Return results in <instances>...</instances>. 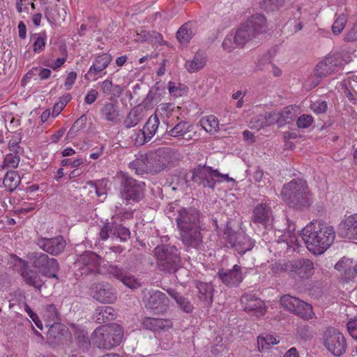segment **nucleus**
Here are the masks:
<instances>
[{
    "label": "nucleus",
    "mask_w": 357,
    "mask_h": 357,
    "mask_svg": "<svg viewBox=\"0 0 357 357\" xmlns=\"http://www.w3.org/2000/svg\"><path fill=\"white\" fill-rule=\"evenodd\" d=\"M202 214L195 208H183L178 211L176 219L180 237L187 248L199 249L203 243Z\"/></svg>",
    "instance_id": "nucleus-1"
},
{
    "label": "nucleus",
    "mask_w": 357,
    "mask_h": 357,
    "mask_svg": "<svg viewBox=\"0 0 357 357\" xmlns=\"http://www.w3.org/2000/svg\"><path fill=\"white\" fill-rule=\"evenodd\" d=\"M301 238L307 248L314 255L321 254L333 243V227L323 222H311L301 231Z\"/></svg>",
    "instance_id": "nucleus-2"
},
{
    "label": "nucleus",
    "mask_w": 357,
    "mask_h": 357,
    "mask_svg": "<svg viewBox=\"0 0 357 357\" xmlns=\"http://www.w3.org/2000/svg\"><path fill=\"white\" fill-rule=\"evenodd\" d=\"M281 195L290 207L309 206L311 204V194L306 181L303 179H294L284 185Z\"/></svg>",
    "instance_id": "nucleus-3"
},
{
    "label": "nucleus",
    "mask_w": 357,
    "mask_h": 357,
    "mask_svg": "<svg viewBox=\"0 0 357 357\" xmlns=\"http://www.w3.org/2000/svg\"><path fill=\"white\" fill-rule=\"evenodd\" d=\"M266 19L261 14H255L249 17L236 30L234 42L237 47H243L247 43L257 38L265 31Z\"/></svg>",
    "instance_id": "nucleus-4"
},
{
    "label": "nucleus",
    "mask_w": 357,
    "mask_h": 357,
    "mask_svg": "<svg viewBox=\"0 0 357 357\" xmlns=\"http://www.w3.org/2000/svg\"><path fill=\"white\" fill-rule=\"evenodd\" d=\"M123 337V328L116 324L98 327L91 335L93 344L99 349H111L118 346Z\"/></svg>",
    "instance_id": "nucleus-5"
},
{
    "label": "nucleus",
    "mask_w": 357,
    "mask_h": 357,
    "mask_svg": "<svg viewBox=\"0 0 357 357\" xmlns=\"http://www.w3.org/2000/svg\"><path fill=\"white\" fill-rule=\"evenodd\" d=\"M274 268L275 273H287L296 280L305 281L314 275L315 267L312 260L299 258L276 264Z\"/></svg>",
    "instance_id": "nucleus-6"
},
{
    "label": "nucleus",
    "mask_w": 357,
    "mask_h": 357,
    "mask_svg": "<svg viewBox=\"0 0 357 357\" xmlns=\"http://www.w3.org/2000/svg\"><path fill=\"white\" fill-rule=\"evenodd\" d=\"M157 260V266L168 273H175L181 267L180 252L176 246L159 245L153 250Z\"/></svg>",
    "instance_id": "nucleus-7"
},
{
    "label": "nucleus",
    "mask_w": 357,
    "mask_h": 357,
    "mask_svg": "<svg viewBox=\"0 0 357 357\" xmlns=\"http://www.w3.org/2000/svg\"><path fill=\"white\" fill-rule=\"evenodd\" d=\"M119 179L121 197L127 204L140 202L144 197V183L138 181L128 174L120 172L116 175Z\"/></svg>",
    "instance_id": "nucleus-8"
},
{
    "label": "nucleus",
    "mask_w": 357,
    "mask_h": 357,
    "mask_svg": "<svg viewBox=\"0 0 357 357\" xmlns=\"http://www.w3.org/2000/svg\"><path fill=\"white\" fill-rule=\"evenodd\" d=\"M27 259L32 266L40 273L49 278L59 280L58 272L59 264L55 258L50 257L47 254L39 252H31L27 255Z\"/></svg>",
    "instance_id": "nucleus-9"
},
{
    "label": "nucleus",
    "mask_w": 357,
    "mask_h": 357,
    "mask_svg": "<svg viewBox=\"0 0 357 357\" xmlns=\"http://www.w3.org/2000/svg\"><path fill=\"white\" fill-rule=\"evenodd\" d=\"M322 344L326 351L335 357L343 356L347 349L345 336L337 329L329 327L322 335Z\"/></svg>",
    "instance_id": "nucleus-10"
},
{
    "label": "nucleus",
    "mask_w": 357,
    "mask_h": 357,
    "mask_svg": "<svg viewBox=\"0 0 357 357\" xmlns=\"http://www.w3.org/2000/svg\"><path fill=\"white\" fill-rule=\"evenodd\" d=\"M177 153L169 148L160 149L149 153L151 173L158 174L167 171L174 165Z\"/></svg>",
    "instance_id": "nucleus-11"
},
{
    "label": "nucleus",
    "mask_w": 357,
    "mask_h": 357,
    "mask_svg": "<svg viewBox=\"0 0 357 357\" xmlns=\"http://www.w3.org/2000/svg\"><path fill=\"white\" fill-rule=\"evenodd\" d=\"M222 238L231 245V248H234L241 255H243L247 251L251 250L254 245L250 237L245 233L236 232L228 225H227L224 230Z\"/></svg>",
    "instance_id": "nucleus-12"
},
{
    "label": "nucleus",
    "mask_w": 357,
    "mask_h": 357,
    "mask_svg": "<svg viewBox=\"0 0 357 357\" xmlns=\"http://www.w3.org/2000/svg\"><path fill=\"white\" fill-rule=\"evenodd\" d=\"M219 175L220 173L217 169L206 165H198L192 170L191 180L199 186L213 189Z\"/></svg>",
    "instance_id": "nucleus-13"
},
{
    "label": "nucleus",
    "mask_w": 357,
    "mask_h": 357,
    "mask_svg": "<svg viewBox=\"0 0 357 357\" xmlns=\"http://www.w3.org/2000/svg\"><path fill=\"white\" fill-rule=\"evenodd\" d=\"M101 258L92 251H85L79 255L75 264L82 275L96 273L99 271Z\"/></svg>",
    "instance_id": "nucleus-14"
},
{
    "label": "nucleus",
    "mask_w": 357,
    "mask_h": 357,
    "mask_svg": "<svg viewBox=\"0 0 357 357\" xmlns=\"http://www.w3.org/2000/svg\"><path fill=\"white\" fill-rule=\"evenodd\" d=\"M240 301L244 310L251 315L259 317L264 315L266 312L264 302L252 292L244 293Z\"/></svg>",
    "instance_id": "nucleus-15"
},
{
    "label": "nucleus",
    "mask_w": 357,
    "mask_h": 357,
    "mask_svg": "<svg viewBox=\"0 0 357 357\" xmlns=\"http://www.w3.org/2000/svg\"><path fill=\"white\" fill-rule=\"evenodd\" d=\"M217 277L225 285L232 288L239 286L245 278V274L242 267L235 264L231 268H220Z\"/></svg>",
    "instance_id": "nucleus-16"
},
{
    "label": "nucleus",
    "mask_w": 357,
    "mask_h": 357,
    "mask_svg": "<svg viewBox=\"0 0 357 357\" xmlns=\"http://www.w3.org/2000/svg\"><path fill=\"white\" fill-rule=\"evenodd\" d=\"M91 295L100 303H113L117 298L116 292L107 282H99L91 287Z\"/></svg>",
    "instance_id": "nucleus-17"
},
{
    "label": "nucleus",
    "mask_w": 357,
    "mask_h": 357,
    "mask_svg": "<svg viewBox=\"0 0 357 357\" xmlns=\"http://www.w3.org/2000/svg\"><path fill=\"white\" fill-rule=\"evenodd\" d=\"M342 68V60L335 55L325 57L315 68L314 75L323 78L337 72Z\"/></svg>",
    "instance_id": "nucleus-18"
},
{
    "label": "nucleus",
    "mask_w": 357,
    "mask_h": 357,
    "mask_svg": "<svg viewBox=\"0 0 357 357\" xmlns=\"http://www.w3.org/2000/svg\"><path fill=\"white\" fill-rule=\"evenodd\" d=\"M36 245L45 252L57 256L63 252L66 241L62 236L50 238L40 237L36 241Z\"/></svg>",
    "instance_id": "nucleus-19"
},
{
    "label": "nucleus",
    "mask_w": 357,
    "mask_h": 357,
    "mask_svg": "<svg viewBox=\"0 0 357 357\" xmlns=\"http://www.w3.org/2000/svg\"><path fill=\"white\" fill-rule=\"evenodd\" d=\"M13 257L15 261H19L22 265L20 272L24 281L29 286L40 290L43 284V281L39 273L29 268L28 261L20 258L17 255H13Z\"/></svg>",
    "instance_id": "nucleus-20"
},
{
    "label": "nucleus",
    "mask_w": 357,
    "mask_h": 357,
    "mask_svg": "<svg viewBox=\"0 0 357 357\" xmlns=\"http://www.w3.org/2000/svg\"><path fill=\"white\" fill-rule=\"evenodd\" d=\"M144 301L146 308L153 310L158 314L166 312L169 306L168 298L160 291L151 292L149 296Z\"/></svg>",
    "instance_id": "nucleus-21"
},
{
    "label": "nucleus",
    "mask_w": 357,
    "mask_h": 357,
    "mask_svg": "<svg viewBox=\"0 0 357 357\" xmlns=\"http://www.w3.org/2000/svg\"><path fill=\"white\" fill-rule=\"evenodd\" d=\"M195 285L197 290L196 296L201 305L204 307H211L213 302V286L211 283L201 281H195Z\"/></svg>",
    "instance_id": "nucleus-22"
},
{
    "label": "nucleus",
    "mask_w": 357,
    "mask_h": 357,
    "mask_svg": "<svg viewBox=\"0 0 357 357\" xmlns=\"http://www.w3.org/2000/svg\"><path fill=\"white\" fill-rule=\"evenodd\" d=\"M337 232L342 238L357 239V213L342 220L338 225Z\"/></svg>",
    "instance_id": "nucleus-23"
},
{
    "label": "nucleus",
    "mask_w": 357,
    "mask_h": 357,
    "mask_svg": "<svg viewBox=\"0 0 357 357\" xmlns=\"http://www.w3.org/2000/svg\"><path fill=\"white\" fill-rule=\"evenodd\" d=\"M273 212L267 203L257 204L252 211V221L255 224L266 226L271 218Z\"/></svg>",
    "instance_id": "nucleus-24"
},
{
    "label": "nucleus",
    "mask_w": 357,
    "mask_h": 357,
    "mask_svg": "<svg viewBox=\"0 0 357 357\" xmlns=\"http://www.w3.org/2000/svg\"><path fill=\"white\" fill-rule=\"evenodd\" d=\"M335 268L340 272L342 279L348 282L354 279L357 275V264L354 266L353 260L343 257L335 266Z\"/></svg>",
    "instance_id": "nucleus-25"
},
{
    "label": "nucleus",
    "mask_w": 357,
    "mask_h": 357,
    "mask_svg": "<svg viewBox=\"0 0 357 357\" xmlns=\"http://www.w3.org/2000/svg\"><path fill=\"white\" fill-rule=\"evenodd\" d=\"M111 61L112 57L109 54H103L98 56L95 59L93 65L90 67L87 73L85 75V79L88 80L91 79L93 80L97 79L98 74L105 70Z\"/></svg>",
    "instance_id": "nucleus-26"
},
{
    "label": "nucleus",
    "mask_w": 357,
    "mask_h": 357,
    "mask_svg": "<svg viewBox=\"0 0 357 357\" xmlns=\"http://www.w3.org/2000/svg\"><path fill=\"white\" fill-rule=\"evenodd\" d=\"M142 324L146 329L153 332L166 331L172 327V321L167 319H158L146 317L143 319Z\"/></svg>",
    "instance_id": "nucleus-27"
},
{
    "label": "nucleus",
    "mask_w": 357,
    "mask_h": 357,
    "mask_svg": "<svg viewBox=\"0 0 357 357\" xmlns=\"http://www.w3.org/2000/svg\"><path fill=\"white\" fill-rule=\"evenodd\" d=\"M291 312L296 314L303 320L308 321L315 317L312 306L298 298H296V303L291 310Z\"/></svg>",
    "instance_id": "nucleus-28"
},
{
    "label": "nucleus",
    "mask_w": 357,
    "mask_h": 357,
    "mask_svg": "<svg viewBox=\"0 0 357 357\" xmlns=\"http://www.w3.org/2000/svg\"><path fill=\"white\" fill-rule=\"evenodd\" d=\"M145 117V111L140 107H133L123 121L125 128L129 129L138 125Z\"/></svg>",
    "instance_id": "nucleus-29"
},
{
    "label": "nucleus",
    "mask_w": 357,
    "mask_h": 357,
    "mask_svg": "<svg viewBox=\"0 0 357 357\" xmlns=\"http://www.w3.org/2000/svg\"><path fill=\"white\" fill-rule=\"evenodd\" d=\"M196 33L195 24L192 22L184 23L176 32V39L182 45H187Z\"/></svg>",
    "instance_id": "nucleus-30"
},
{
    "label": "nucleus",
    "mask_w": 357,
    "mask_h": 357,
    "mask_svg": "<svg viewBox=\"0 0 357 357\" xmlns=\"http://www.w3.org/2000/svg\"><path fill=\"white\" fill-rule=\"evenodd\" d=\"M206 61V52L199 50L195 54L192 59L186 61L185 66L189 73H195L202 69Z\"/></svg>",
    "instance_id": "nucleus-31"
},
{
    "label": "nucleus",
    "mask_w": 357,
    "mask_h": 357,
    "mask_svg": "<svg viewBox=\"0 0 357 357\" xmlns=\"http://www.w3.org/2000/svg\"><path fill=\"white\" fill-rule=\"evenodd\" d=\"M47 326H50L47 333V342L50 344H59L62 340L64 332H66L64 326L59 322L47 324Z\"/></svg>",
    "instance_id": "nucleus-32"
},
{
    "label": "nucleus",
    "mask_w": 357,
    "mask_h": 357,
    "mask_svg": "<svg viewBox=\"0 0 357 357\" xmlns=\"http://www.w3.org/2000/svg\"><path fill=\"white\" fill-rule=\"evenodd\" d=\"M149 153L146 155H140L135 160L130 162L129 167L135 170L138 175H142L146 173H151V165H149Z\"/></svg>",
    "instance_id": "nucleus-33"
},
{
    "label": "nucleus",
    "mask_w": 357,
    "mask_h": 357,
    "mask_svg": "<svg viewBox=\"0 0 357 357\" xmlns=\"http://www.w3.org/2000/svg\"><path fill=\"white\" fill-rule=\"evenodd\" d=\"M116 318L114 309L111 306H101L96 309L93 319L98 324L111 321Z\"/></svg>",
    "instance_id": "nucleus-34"
},
{
    "label": "nucleus",
    "mask_w": 357,
    "mask_h": 357,
    "mask_svg": "<svg viewBox=\"0 0 357 357\" xmlns=\"http://www.w3.org/2000/svg\"><path fill=\"white\" fill-rule=\"evenodd\" d=\"M167 293L176 301L178 306L185 312L190 313L193 310V305L190 301L185 297L183 296L175 289H165Z\"/></svg>",
    "instance_id": "nucleus-35"
},
{
    "label": "nucleus",
    "mask_w": 357,
    "mask_h": 357,
    "mask_svg": "<svg viewBox=\"0 0 357 357\" xmlns=\"http://www.w3.org/2000/svg\"><path fill=\"white\" fill-rule=\"evenodd\" d=\"M100 114L108 121L116 123L119 120L118 106L114 102H106L101 108Z\"/></svg>",
    "instance_id": "nucleus-36"
},
{
    "label": "nucleus",
    "mask_w": 357,
    "mask_h": 357,
    "mask_svg": "<svg viewBox=\"0 0 357 357\" xmlns=\"http://www.w3.org/2000/svg\"><path fill=\"white\" fill-rule=\"evenodd\" d=\"M256 128L260 129L275 123L279 126V118L277 112H266L264 114H260L257 116Z\"/></svg>",
    "instance_id": "nucleus-37"
},
{
    "label": "nucleus",
    "mask_w": 357,
    "mask_h": 357,
    "mask_svg": "<svg viewBox=\"0 0 357 357\" xmlns=\"http://www.w3.org/2000/svg\"><path fill=\"white\" fill-rule=\"evenodd\" d=\"M192 125L186 121H181L176 123L167 132L169 136L173 137H182L185 139V136L192 130Z\"/></svg>",
    "instance_id": "nucleus-38"
},
{
    "label": "nucleus",
    "mask_w": 357,
    "mask_h": 357,
    "mask_svg": "<svg viewBox=\"0 0 357 357\" xmlns=\"http://www.w3.org/2000/svg\"><path fill=\"white\" fill-rule=\"evenodd\" d=\"M160 121L157 114L151 115L142 130L145 132L149 140L154 136V135L158 131Z\"/></svg>",
    "instance_id": "nucleus-39"
},
{
    "label": "nucleus",
    "mask_w": 357,
    "mask_h": 357,
    "mask_svg": "<svg viewBox=\"0 0 357 357\" xmlns=\"http://www.w3.org/2000/svg\"><path fill=\"white\" fill-rule=\"evenodd\" d=\"M21 178L15 171H8L3 179V185L10 192H13L19 185Z\"/></svg>",
    "instance_id": "nucleus-40"
},
{
    "label": "nucleus",
    "mask_w": 357,
    "mask_h": 357,
    "mask_svg": "<svg viewBox=\"0 0 357 357\" xmlns=\"http://www.w3.org/2000/svg\"><path fill=\"white\" fill-rule=\"evenodd\" d=\"M199 123L207 132L213 133L219 129L218 119L213 115L202 117Z\"/></svg>",
    "instance_id": "nucleus-41"
},
{
    "label": "nucleus",
    "mask_w": 357,
    "mask_h": 357,
    "mask_svg": "<svg viewBox=\"0 0 357 357\" xmlns=\"http://www.w3.org/2000/svg\"><path fill=\"white\" fill-rule=\"evenodd\" d=\"M277 112L279 118V126L290 123L294 117V108L291 105Z\"/></svg>",
    "instance_id": "nucleus-42"
},
{
    "label": "nucleus",
    "mask_w": 357,
    "mask_h": 357,
    "mask_svg": "<svg viewBox=\"0 0 357 357\" xmlns=\"http://www.w3.org/2000/svg\"><path fill=\"white\" fill-rule=\"evenodd\" d=\"M113 236L120 238L121 241H126L130 237V232L128 228L114 221Z\"/></svg>",
    "instance_id": "nucleus-43"
},
{
    "label": "nucleus",
    "mask_w": 357,
    "mask_h": 357,
    "mask_svg": "<svg viewBox=\"0 0 357 357\" xmlns=\"http://www.w3.org/2000/svg\"><path fill=\"white\" fill-rule=\"evenodd\" d=\"M20 161V158L18 154L8 153L5 156L2 165H0V170L8 168L15 169L18 166Z\"/></svg>",
    "instance_id": "nucleus-44"
},
{
    "label": "nucleus",
    "mask_w": 357,
    "mask_h": 357,
    "mask_svg": "<svg viewBox=\"0 0 357 357\" xmlns=\"http://www.w3.org/2000/svg\"><path fill=\"white\" fill-rule=\"evenodd\" d=\"M43 317L49 324L57 322L59 320V312L55 305L49 304L46 305Z\"/></svg>",
    "instance_id": "nucleus-45"
},
{
    "label": "nucleus",
    "mask_w": 357,
    "mask_h": 357,
    "mask_svg": "<svg viewBox=\"0 0 357 357\" xmlns=\"http://www.w3.org/2000/svg\"><path fill=\"white\" fill-rule=\"evenodd\" d=\"M347 22V17L344 14L339 15L332 26L333 33L335 35H339L345 27Z\"/></svg>",
    "instance_id": "nucleus-46"
},
{
    "label": "nucleus",
    "mask_w": 357,
    "mask_h": 357,
    "mask_svg": "<svg viewBox=\"0 0 357 357\" xmlns=\"http://www.w3.org/2000/svg\"><path fill=\"white\" fill-rule=\"evenodd\" d=\"M168 90L171 96L180 97L185 92V86L180 83L169 82L168 84Z\"/></svg>",
    "instance_id": "nucleus-47"
},
{
    "label": "nucleus",
    "mask_w": 357,
    "mask_h": 357,
    "mask_svg": "<svg viewBox=\"0 0 357 357\" xmlns=\"http://www.w3.org/2000/svg\"><path fill=\"white\" fill-rule=\"evenodd\" d=\"M113 227H114V221L105 222L100 231V238L102 240L105 241L110 236H113Z\"/></svg>",
    "instance_id": "nucleus-48"
},
{
    "label": "nucleus",
    "mask_w": 357,
    "mask_h": 357,
    "mask_svg": "<svg viewBox=\"0 0 357 357\" xmlns=\"http://www.w3.org/2000/svg\"><path fill=\"white\" fill-rule=\"evenodd\" d=\"M46 45V35L45 33H39L36 37V40L33 43V51L36 53L42 52Z\"/></svg>",
    "instance_id": "nucleus-49"
},
{
    "label": "nucleus",
    "mask_w": 357,
    "mask_h": 357,
    "mask_svg": "<svg viewBox=\"0 0 357 357\" xmlns=\"http://www.w3.org/2000/svg\"><path fill=\"white\" fill-rule=\"evenodd\" d=\"M121 281L130 289H137L140 286L139 282L135 278V277L127 272L125 273Z\"/></svg>",
    "instance_id": "nucleus-50"
},
{
    "label": "nucleus",
    "mask_w": 357,
    "mask_h": 357,
    "mask_svg": "<svg viewBox=\"0 0 357 357\" xmlns=\"http://www.w3.org/2000/svg\"><path fill=\"white\" fill-rule=\"evenodd\" d=\"M146 135L142 130H138L135 131L133 135L131 137L133 138L135 145L139 146L144 144L145 142L149 141L147 138Z\"/></svg>",
    "instance_id": "nucleus-51"
},
{
    "label": "nucleus",
    "mask_w": 357,
    "mask_h": 357,
    "mask_svg": "<svg viewBox=\"0 0 357 357\" xmlns=\"http://www.w3.org/2000/svg\"><path fill=\"white\" fill-rule=\"evenodd\" d=\"M126 273V271L123 268L116 265H111L107 268V273L120 281Z\"/></svg>",
    "instance_id": "nucleus-52"
},
{
    "label": "nucleus",
    "mask_w": 357,
    "mask_h": 357,
    "mask_svg": "<svg viewBox=\"0 0 357 357\" xmlns=\"http://www.w3.org/2000/svg\"><path fill=\"white\" fill-rule=\"evenodd\" d=\"M296 298L294 296H291L289 294L284 295L281 297L280 298V303L281 305L287 310L291 312L292 310L295 303H296Z\"/></svg>",
    "instance_id": "nucleus-53"
},
{
    "label": "nucleus",
    "mask_w": 357,
    "mask_h": 357,
    "mask_svg": "<svg viewBox=\"0 0 357 357\" xmlns=\"http://www.w3.org/2000/svg\"><path fill=\"white\" fill-rule=\"evenodd\" d=\"M76 340L79 347L82 349H87L90 346V340L84 331H81L76 337Z\"/></svg>",
    "instance_id": "nucleus-54"
},
{
    "label": "nucleus",
    "mask_w": 357,
    "mask_h": 357,
    "mask_svg": "<svg viewBox=\"0 0 357 357\" xmlns=\"http://www.w3.org/2000/svg\"><path fill=\"white\" fill-rule=\"evenodd\" d=\"M174 105L172 103H161L157 107V111L160 112L162 115L169 117L174 110Z\"/></svg>",
    "instance_id": "nucleus-55"
},
{
    "label": "nucleus",
    "mask_w": 357,
    "mask_h": 357,
    "mask_svg": "<svg viewBox=\"0 0 357 357\" xmlns=\"http://www.w3.org/2000/svg\"><path fill=\"white\" fill-rule=\"evenodd\" d=\"M62 55L63 56L61 58H58L55 61H54L52 63H48L45 64L48 67L51 68L52 69L56 70L59 68H60L67 60L68 53L65 48H63L62 51Z\"/></svg>",
    "instance_id": "nucleus-56"
},
{
    "label": "nucleus",
    "mask_w": 357,
    "mask_h": 357,
    "mask_svg": "<svg viewBox=\"0 0 357 357\" xmlns=\"http://www.w3.org/2000/svg\"><path fill=\"white\" fill-rule=\"evenodd\" d=\"M313 122V118L308 114L301 116L297 120V126L298 128H306L309 127Z\"/></svg>",
    "instance_id": "nucleus-57"
},
{
    "label": "nucleus",
    "mask_w": 357,
    "mask_h": 357,
    "mask_svg": "<svg viewBox=\"0 0 357 357\" xmlns=\"http://www.w3.org/2000/svg\"><path fill=\"white\" fill-rule=\"evenodd\" d=\"M347 328L351 337L357 341V317L347 322Z\"/></svg>",
    "instance_id": "nucleus-58"
},
{
    "label": "nucleus",
    "mask_w": 357,
    "mask_h": 357,
    "mask_svg": "<svg viewBox=\"0 0 357 357\" xmlns=\"http://www.w3.org/2000/svg\"><path fill=\"white\" fill-rule=\"evenodd\" d=\"M328 105L326 101H317L311 105V109L316 114H323L327 110Z\"/></svg>",
    "instance_id": "nucleus-59"
},
{
    "label": "nucleus",
    "mask_w": 357,
    "mask_h": 357,
    "mask_svg": "<svg viewBox=\"0 0 357 357\" xmlns=\"http://www.w3.org/2000/svg\"><path fill=\"white\" fill-rule=\"evenodd\" d=\"M25 311L29 316V317L32 319V321L35 323L36 326L40 328V330L43 329V324L41 321L40 320L38 314L35 313L31 308L28 305H25Z\"/></svg>",
    "instance_id": "nucleus-60"
},
{
    "label": "nucleus",
    "mask_w": 357,
    "mask_h": 357,
    "mask_svg": "<svg viewBox=\"0 0 357 357\" xmlns=\"http://www.w3.org/2000/svg\"><path fill=\"white\" fill-rule=\"evenodd\" d=\"M71 96L70 94H66L63 96L60 100L59 104L61 105L59 107V104H56L54 107L53 114L56 112V115H58L60 112L63 109V107L66 105V104L70 100Z\"/></svg>",
    "instance_id": "nucleus-61"
},
{
    "label": "nucleus",
    "mask_w": 357,
    "mask_h": 357,
    "mask_svg": "<svg viewBox=\"0 0 357 357\" xmlns=\"http://www.w3.org/2000/svg\"><path fill=\"white\" fill-rule=\"evenodd\" d=\"M84 163V160L82 158H77L73 160L70 158L63 159L61 161L63 166H70L71 167H78Z\"/></svg>",
    "instance_id": "nucleus-62"
},
{
    "label": "nucleus",
    "mask_w": 357,
    "mask_h": 357,
    "mask_svg": "<svg viewBox=\"0 0 357 357\" xmlns=\"http://www.w3.org/2000/svg\"><path fill=\"white\" fill-rule=\"evenodd\" d=\"M234 36H233L232 34L227 35L222 43L223 49L228 52H231L232 50L234 49V47L233 45V44H235L234 42Z\"/></svg>",
    "instance_id": "nucleus-63"
},
{
    "label": "nucleus",
    "mask_w": 357,
    "mask_h": 357,
    "mask_svg": "<svg viewBox=\"0 0 357 357\" xmlns=\"http://www.w3.org/2000/svg\"><path fill=\"white\" fill-rule=\"evenodd\" d=\"M86 123V116L82 115L79 119H77L73 125V129L75 130H77L78 132L85 128Z\"/></svg>",
    "instance_id": "nucleus-64"
}]
</instances>
